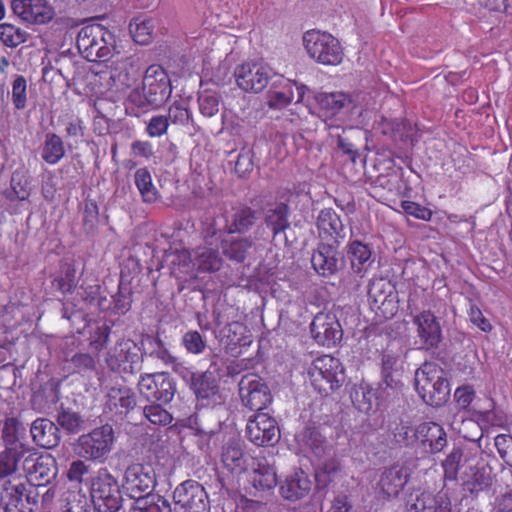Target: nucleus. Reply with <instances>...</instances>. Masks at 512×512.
Returning <instances> with one entry per match:
<instances>
[{
  "mask_svg": "<svg viewBox=\"0 0 512 512\" xmlns=\"http://www.w3.org/2000/svg\"><path fill=\"white\" fill-rule=\"evenodd\" d=\"M138 390L148 401L168 404L177 392V384L168 372L145 373L139 378Z\"/></svg>",
  "mask_w": 512,
  "mask_h": 512,
  "instance_id": "obj_10",
  "label": "nucleus"
},
{
  "mask_svg": "<svg viewBox=\"0 0 512 512\" xmlns=\"http://www.w3.org/2000/svg\"><path fill=\"white\" fill-rule=\"evenodd\" d=\"M155 485L156 474L150 464L133 463L126 468L122 486L125 493L135 501L147 499Z\"/></svg>",
  "mask_w": 512,
  "mask_h": 512,
  "instance_id": "obj_9",
  "label": "nucleus"
},
{
  "mask_svg": "<svg viewBox=\"0 0 512 512\" xmlns=\"http://www.w3.org/2000/svg\"><path fill=\"white\" fill-rule=\"evenodd\" d=\"M111 329L107 325L98 326L90 337V346L96 350L101 351L107 344Z\"/></svg>",
  "mask_w": 512,
  "mask_h": 512,
  "instance_id": "obj_60",
  "label": "nucleus"
},
{
  "mask_svg": "<svg viewBox=\"0 0 512 512\" xmlns=\"http://www.w3.org/2000/svg\"><path fill=\"white\" fill-rule=\"evenodd\" d=\"M252 484L259 491H269L277 486L278 479L275 467L266 457L258 456L253 460Z\"/></svg>",
  "mask_w": 512,
  "mask_h": 512,
  "instance_id": "obj_23",
  "label": "nucleus"
},
{
  "mask_svg": "<svg viewBox=\"0 0 512 512\" xmlns=\"http://www.w3.org/2000/svg\"><path fill=\"white\" fill-rule=\"evenodd\" d=\"M251 246L247 240L233 241L228 248L225 249L226 255L237 262H243L246 258L248 248Z\"/></svg>",
  "mask_w": 512,
  "mask_h": 512,
  "instance_id": "obj_59",
  "label": "nucleus"
},
{
  "mask_svg": "<svg viewBox=\"0 0 512 512\" xmlns=\"http://www.w3.org/2000/svg\"><path fill=\"white\" fill-rule=\"evenodd\" d=\"M416 439L423 446L429 447L431 453H438L447 444L446 432L443 427L435 422H424L416 428Z\"/></svg>",
  "mask_w": 512,
  "mask_h": 512,
  "instance_id": "obj_25",
  "label": "nucleus"
},
{
  "mask_svg": "<svg viewBox=\"0 0 512 512\" xmlns=\"http://www.w3.org/2000/svg\"><path fill=\"white\" fill-rule=\"evenodd\" d=\"M27 37L28 33L20 27L10 23L0 24V40L7 47H17L26 42Z\"/></svg>",
  "mask_w": 512,
  "mask_h": 512,
  "instance_id": "obj_42",
  "label": "nucleus"
},
{
  "mask_svg": "<svg viewBox=\"0 0 512 512\" xmlns=\"http://www.w3.org/2000/svg\"><path fill=\"white\" fill-rule=\"evenodd\" d=\"M113 443V428L106 424L81 435L76 445V452L87 460L103 461L112 450Z\"/></svg>",
  "mask_w": 512,
  "mask_h": 512,
  "instance_id": "obj_8",
  "label": "nucleus"
},
{
  "mask_svg": "<svg viewBox=\"0 0 512 512\" xmlns=\"http://www.w3.org/2000/svg\"><path fill=\"white\" fill-rule=\"evenodd\" d=\"M147 341L152 346L150 356L161 360L166 365H173L176 363L177 358L170 353L160 337L148 336Z\"/></svg>",
  "mask_w": 512,
  "mask_h": 512,
  "instance_id": "obj_47",
  "label": "nucleus"
},
{
  "mask_svg": "<svg viewBox=\"0 0 512 512\" xmlns=\"http://www.w3.org/2000/svg\"><path fill=\"white\" fill-rule=\"evenodd\" d=\"M308 379L314 389L327 395L344 381V367L340 360L331 355L317 357L308 368Z\"/></svg>",
  "mask_w": 512,
  "mask_h": 512,
  "instance_id": "obj_5",
  "label": "nucleus"
},
{
  "mask_svg": "<svg viewBox=\"0 0 512 512\" xmlns=\"http://www.w3.org/2000/svg\"><path fill=\"white\" fill-rule=\"evenodd\" d=\"M52 287L66 296L72 294L77 287L76 270L72 266L67 268L52 281Z\"/></svg>",
  "mask_w": 512,
  "mask_h": 512,
  "instance_id": "obj_43",
  "label": "nucleus"
},
{
  "mask_svg": "<svg viewBox=\"0 0 512 512\" xmlns=\"http://www.w3.org/2000/svg\"><path fill=\"white\" fill-rule=\"evenodd\" d=\"M472 471L471 477L464 481V489L471 494L489 490L493 482L489 469L485 466H475Z\"/></svg>",
  "mask_w": 512,
  "mask_h": 512,
  "instance_id": "obj_39",
  "label": "nucleus"
},
{
  "mask_svg": "<svg viewBox=\"0 0 512 512\" xmlns=\"http://www.w3.org/2000/svg\"><path fill=\"white\" fill-rule=\"evenodd\" d=\"M11 8L23 21L30 24H46L55 15L47 0H12Z\"/></svg>",
  "mask_w": 512,
  "mask_h": 512,
  "instance_id": "obj_19",
  "label": "nucleus"
},
{
  "mask_svg": "<svg viewBox=\"0 0 512 512\" xmlns=\"http://www.w3.org/2000/svg\"><path fill=\"white\" fill-rule=\"evenodd\" d=\"M283 82L284 85L281 91H270L268 94V105L271 108H284L294 99L292 82L290 80H283Z\"/></svg>",
  "mask_w": 512,
  "mask_h": 512,
  "instance_id": "obj_44",
  "label": "nucleus"
},
{
  "mask_svg": "<svg viewBox=\"0 0 512 512\" xmlns=\"http://www.w3.org/2000/svg\"><path fill=\"white\" fill-rule=\"evenodd\" d=\"M30 433L33 441L42 448L52 449L60 442L58 426L47 418H37L33 421Z\"/></svg>",
  "mask_w": 512,
  "mask_h": 512,
  "instance_id": "obj_21",
  "label": "nucleus"
},
{
  "mask_svg": "<svg viewBox=\"0 0 512 512\" xmlns=\"http://www.w3.org/2000/svg\"><path fill=\"white\" fill-rule=\"evenodd\" d=\"M468 317L473 325L478 327L481 331L489 333L492 331L493 326L490 321L483 315L481 309L473 302L470 301L469 309L467 311Z\"/></svg>",
  "mask_w": 512,
  "mask_h": 512,
  "instance_id": "obj_54",
  "label": "nucleus"
},
{
  "mask_svg": "<svg viewBox=\"0 0 512 512\" xmlns=\"http://www.w3.org/2000/svg\"><path fill=\"white\" fill-rule=\"evenodd\" d=\"M189 109L184 100H176L174 101L169 109H168V118L169 122L173 124L184 125L188 122L189 119Z\"/></svg>",
  "mask_w": 512,
  "mask_h": 512,
  "instance_id": "obj_50",
  "label": "nucleus"
},
{
  "mask_svg": "<svg viewBox=\"0 0 512 512\" xmlns=\"http://www.w3.org/2000/svg\"><path fill=\"white\" fill-rule=\"evenodd\" d=\"M353 406L362 413L369 414L373 411L375 394L367 383H360L353 386L350 392Z\"/></svg>",
  "mask_w": 512,
  "mask_h": 512,
  "instance_id": "obj_34",
  "label": "nucleus"
},
{
  "mask_svg": "<svg viewBox=\"0 0 512 512\" xmlns=\"http://www.w3.org/2000/svg\"><path fill=\"white\" fill-rule=\"evenodd\" d=\"M416 391L422 400L430 406L440 407L450 395V384L444 371L435 363H424L416 372Z\"/></svg>",
  "mask_w": 512,
  "mask_h": 512,
  "instance_id": "obj_3",
  "label": "nucleus"
},
{
  "mask_svg": "<svg viewBox=\"0 0 512 512\" xmlns=\"http://www.w3.org/2000/svg\"><path fill=\"white\" fill-rule=\"evenodd\" d=\"M293 196L290 190L283 191L279 198L270 202L265 198L259 197L251 201V206L239 205L232 206L224 204L218 206L215 210L222 213L221 219H215L212 224L223 222L224 224H254L255 221L264 219L265 224H288L289 207Z\"/></svg>",
  "mask_w": 512,
  "mask_h": 512,
  "instance_id": "obj_1",
  "label": "nucleus"
},
{
  "mask_svg": "<svg viewBox=\"0 0 512 512\" xmlns=\"http://www.w3.org/2000/svg\"><path fill=\"white\" fill-rule=\"evenodd\" d=\"M454 397L462 409H467L475 398V391L472 386L464 385L455 390Z\"/></svg>",
  "mask_w": 512,
  "mask_h": 512,
  "instance_id": "obj_64",
  "label": "nucleus"
},
{
  "mask_svg": "<svg viewBox=\"0 0 512 512\" xmlns=\"http://www.w3.org/2000/svg\"><path fill=\"white\" fill-rule=\"evenodd\" d=\"M71 363L73 364L75 371L86 372L95 369V360L88 353H77L72 356Z\"/></svg>",
  "mask_w": 512,
  "mask_h": 512,
  "instance_id": "obj_62",
  "label": "nucleus"
},
{
  "mask_svg": "<svg viewBox=\"0 0 512 512\" xmlns=\"http://www.w3.org/2000/svg\"><path fill=\"white\" fill-rule=\"evenodd\" d=\"M171 92L172 87L168 73L161 65L153 64L145 71L142 88L132 90L128 100L141 109L158 108L169 99Z\"/></svg>",
  "mask_w": 512,
  "mask_h": 512,
  "instance_id": "obj_2",
  "label": "nucleus"
},
{
  "mask_svg": "<svg viewBox=\"0 0 512 512\" xmlns=\"http://www.w3.org/2000/svg\"><path fill=\"white\" fill-rule=\"evenodd\" d=\"M66 500L64 512H89L88 501L84 495H69Z\"/></svg>",
  "mask_w": 512,
  "mask_h": 512,
  "instance_id": "obj_63",
  "label": "nucleus"
},
{
  "mask_svg": "<svg viewBox=\"0 0 512 512\" xmlns=\"http://www.w3.org/2000/svg\"><path fill=\"white\" fill-rule=\"evenodd\" d=\"M195 265L200 273H214L221 269L223 259L217 250L199 248L195 256Z\"/></svg>",
  "mask_w": 512,
  "mask_h": 512,
  "instance_id": "obj_36",
  "label": "nucleus"
},
{
  "mask_svg": "<svg viewBox=\"0 0 512 512\" xmlns=\"http://www.w3.org/2000/svg\"><path fill=\"white\" fill-rule=\"evenodd\" d=\"M222 462L224 466L234 471L242 467L243 464V451L236 443H229L223 447Z\"/></svg>",
  "mask_w": 512,
  "mask_h": 512,
  "instance_id": "obj_45",
  "label": "nucleus"
},
{
  "mask_svg": "<svg viewBox=\"0 0 512 512\" xmlns=\"http://www.w3.org/2000/svg\"><path fill=\"white\" fill-rule=\"evenodd\" d=\"M401 207L407 215L416 219L429 221L432 217V211L429 208L413 201H403Z\"/></svg>",
  "mask_w": 512,
  "mask_h": 512,
  "instance_id": "obj_57",
  "label": "nucleus"
},
{
  "mask_svg": "<svg viewBox=\"0 0 512 512\" xmlns=\"http://www.w3.org/2000/svg\"><path fill=\"white\" fill-rule=\"evenodd\" d=\"M417 336L422 348H436L441 342L442 330L436 316L430 310H424L413 317Z\"/></svg>",
  "mask_w": 512,
  "mask_h": 512,
  "instance_id": "obj_20",
  "label": "nucleus"
},
{
  "mask_svg": "<svg viewBox=\"0 0 512 512\" xmlns=\"http://www.w3.org/2000/svg\"><path fill=\"white\" fill-rule=\"evenodd\" d=\"M27 451L23 444L7 446L0 453V477H6L14 473L21 459L24 460Z\"/></svg>",
  "mask_w": 512,
  "mask_h": 512,
  "instance_id": "obj_33",
  "label": "nucleus"
},
{
  "mask_svg": "<svg viewBox=\"0 0 512 512\" xmlns=\"http://www.w3.org/2000/svg\"><path fill=\"white\" fill-rule=\"evenodd\" d=\"M168 128V118L164 115H155L152 116L151 119L149 120L146 127V133L151 138L161 137L167 133Z\"/></svg>",
  "mask_w": 512,
  "mask_h": 512,
  "instance_id": "obj_56",
  "label": "nucleus"
},
{
  "mask_svg": "<svg viewBox=\"0 0 512 512\" xmlns=\"http://www.w3.org/2000/svg\"><path fill=\"white\" fill-rule=\"evenodd\" d=\"M281 496L289 501H297L307 496L311 490V481L303 470L295 471L286 477L280 485Z\"/></svg>",
  "mask_w": 512,
  "mask_h": 512,
  "instance_id": "obj_24",
  "label": "nucleus"
},
{
  "mask_svg": "<svg viewBox=\"0 0 512 512\" xmlns=\"http://www.w3.org/2000/svg\"><path fill=\"white\" fill-rule=\"evenodd\" d=\"M139 347L131 339H122L112 347L107 354L108 367L118 373H133L139 363Z\"/></svg>",
  "mask_w": 512,
  "mask_h": 512,
  "instance_id": "obj_16",
  "label": "nucleus"
},
{
  "mask_svg": "<svg viewBox=\"0 0 512 512\" xmlns=\"http://www.w3.org/2000/svg\"><path fill=\"white\" fill-rule=\"evenodd\" d=\"M246 332V325L240 321H233L228 323L223 328L224 336L227 338L229 343L233 345L241 344V341Z\"/></svg>",
  "mask_w": 512,
  "mask_h": 512,
  "instance_id": "obj_55",
  "label": "nucleus"
},
{
  "mask_svg": "<svg viewBox=\"0 0 512 512\" xmlns=\"http://www.w3.org/2000/svg\"><path fill=\"white\" fill-rule=\"evenodd\" d=\"M155 25L152 18L138 16L129 24V32L133 40L140 45H147L152 40Z\"/></svg>",
  "mask_w": 512,
  "mask_h": 512,
  "instance_id": "obj_37",
  "label": "nucleus"
},
{
  "mask_svg": "<svg viewBox=\"0 0 512 512\" xmlns=\"http://www.w3.org/2000/svg\"><path fill=\"white\" fill-rule=\"evenodd\" d=\"M173 499L178 512H210V500L205 488L197 481L186 480L176 487Z\"/></svg>",
  "mask_w": 512,
  "mask_h": 512,
  "instance_id": "obj_12",
  "label": "nucleus"
},
{
  "mask_svg": "<svg viewBox=\"0 0 512 512\" xmlns=\"http://www.w3.org/2000/svg\"><path fill=\"white\" fill-rule=\"evenodd\" d=\"M315 100L325 116H334L351 103L350 96L343 92H319Z\"/></svg>",
  "mask_w": 512,
  "mask_h": 512,
  "instance_id": "obj_32",
  "label": "nucleus"
},
{
  "mask_svg": "<svg viewBox=\"0 0 512 512\" xmlns=\"http://www.w3.org/2000/svg\"><path fill=\"white\" fill-rule=\"evenodd\" d=\"M41 156L46 163L57 164L65 156V147L61 137L55 133L46 134Z\"/></svg>",
  "mask_w": 512,
  "mask_h": 512,
  "instance_id": "obj_38",
  "label": "nucleus"
},
{
  "mask_svg": "<svg viewBox=\"0 0 512 512\" xmlns=\"http://www.w3.org/2000/svg\"><path fill=\"white\" fill-rule=\"evenodd\" d=\"M271 69L259 62H247L235 70L236 83L245 92H261L271 78Z\"/></svg>",
  "mask_w": 512,
  "mask_h": 512,
  "instance_id": "obj_17",
  "label": "nucleus"
},
{
  "mask_svg": "<svg viewBox=\"0 0 512 512\" xmlns=\"http://www.w3.org/2000/svg\"><path fill=\"white\" fill-rule=\"evenodd\" d=\"M97 34H102L100 27H85L79 33L78 47L84 49L89 61L101 60L110 54L109 48L96 39Z\"/></svg>",
  "mask_w": 512,
  "mask_h": 512,
  "instance_id": "obj_22",
  "label": "nucleus"
},
{
  "mask_svg": "<svg viewBox=\"0 0 512 512\" xmlns=\"http://www.w3.org/2000/svg\"><path fill=\"white\" fill-rule=\"evenodd\" d=\"M254 163L250 151H241L235 163V172L240 177H246L253 170Z\"/></svg>",
  "mask_w": 512,
  "mask_h": 512,
  "instance_id": "obj_61",
  "label": "nucleus"
},
{
  "mask_svg": "<svg viewBox=\"0 0 512 512\" xmlns=\"http://www.w3.org/2000/svg\"><path fill=\"white\" fill-rule=\"evenodd\" d=\"M0 501L5 512H34L38 507L39 493L25 482L7 480L3 484Z\"/></svg>",
  "mask_w": 512,
  "mask_h": 512,
  "instance_id": "obj_7",
  "label": "nucleus"
},
{
  "mask_svg": "<svg viewBox=\"0 0 512 512\" xmlns=\"http://www.w3.org/2000/svg\"><path fill=\"white\" fill-rule=\"evenodd\" d=\"M28 485L36 488L46 486L57 474L55 458L50 454H38L27 451L22 463Z\"/></svg>",
  "mask_w": 512,
  "mask_h": 512,
  "instance_id": "obj_13",
  "label": "nucleus"
},
{
  "mask_svg": "<svg viewBox=\"0 0 512 512\" xmlns=\"http://www.w3.org/2000/svg\"><path fill=\"white\" fill-rule=\"evenodd\" d=\"M18 420L16 418H7L2 428V439L7 446H15L18 440Z\"/></svg>",
  "mask_w": 512,
  "mask_h": 512,
  "instance_id": "obj_58",
  "label": "nucleus"
},
{
  "mask_svg": "<svg viewBox=\"0 0 512 512\" xmlns=\"http://www.w3.org/2000/svg\"><path fill=\"white\" fill-rule=\"evenodd\" d=\"M141 68L133 56L122 57L112 62L110 69V86L115 92H124L131 88L140 78Z\"/></svg>",
  "mask_w": 512,
  "mask_h": 512,
  "instance_id": "obj_18",
  "label": "nucleus"
},
{
  "mask_svg": "<svg viewBox=\"0 0 512 512\" xmlns=\"http://www.w3.org/2000/svg\"><path fill=\"white\" fill-rule=\"evenodd\" d=\"M310 333L314 341L322 346L332 347L341 341L343 330L335 313L318 312L311 324Z\"/></svg>",
  "mask_w": 512,
  "mask_h": 512,
  "instance_id": "obj_15",
  "label": "nucleus"
},
{
  "mask_svg": "<svg viewBox=\"0 0 512 512\" xmlns=\"http://www.w3.org/2000/svg\"><path fill=\"white\" fill-rule=\"evenodd\" d=\"M304 48L311 59L324 66H337L344 57L339 40L331 33L312 29L303 35Z\"/></svg>",
  "mask_w": 512,
  "mask_h": 512,
  "instance_id": "obj_4",
  "label": "nucleus"
},
{
  "mask_svg": "<svg viewBox=\"0 0 512 512\" xmlns=\"http://www.w3.org/2000/svg\"><path fill=\"white\" fill-rule=\"evenodd\" d=\"M31 194L29 171L24 167L13 171L10 179V186L4 192L5 197L10 201H24Z\"/></svg>",
  "mask_w": 512,
  "mask_h": 512,
  "instance_id": "obj_29",
  "label": "nucleus"
},
{
  "mask_svg": "<svg viewBox=\"0 0 512 512\" xmlns=\"http://www.w3.org/2000/svg\"><path fill=\"white\" fill-rule=\"evenodd\" d=\"M191 388L197 398L207 399L218 392V385L211 373H193Z\"/></svg>",
  "mask_w": 512,
  "mask_h": 512,
  "instance_id": "obj_40",
  "label": "nucleus"
},
{
  "mask_svg": "<svg viewBox=\"0 0 512 512\" xmlns=\"http://www.w3.org/2000/svg\"><path fill=\"white\" fill-rule=\"evenodd\" d=\"M182 344L191 354H201L206 349V341L202 335L196 330H190L186 332L182 337Z\"/></svg>",
  "mask_w": 512,
  "mask_h": 512,
  "instance_id": "obj_49",
  "label": "nucleus"
},
{
  "mask_svg": "<svg viewBox=\"0 0 512 512\" xmlns=\"http://www.w3.org/2000/svg\"><path fill=\"white\" fill-rule=\"evenodd\" d=\"M337 262L335 249L325 244H320L311 257L312 267L323 277L333 275L337 271Z\"/></svg>",
  "mask_w": 512,
  "mask_h": 512,
  "instance_id": "obj_28",
  "label": "nucleus"
},
{
  "mask_svg": "<svg viewBox=\"0 0 512 512\" xmlns=\"http://www.w3.org/2000/svg\"><path fill=\"white\" fill-rule=\"evenodd\" d=\"M239 395L243 405L256 413H262L272 403L273 397L265 381L255 373L242 376Z\"/></svg>",
  "mask_w": 512,
  "mask_h": 512,
  "instance_id": "obj_11",
  "label": "nucleus"
},
{
  "mask_svg": "<svg viewBox=\"0 0 512 512\" xmlns=\"http://www.w3.org/2000/svg\"><path fill=\"white\" fill-rule=\"evenodd\" d=\"M406 470L400 466H392L386 469L379 481L382 491L388 496H397L407 483Z\"/></svg>",
  "mask_w": 512,
  "mask_h": 512,
  "instance_id": "obj_31",
  "label": "nucleus"
},
{
  "mask_svg": "<svg viewBox=\"0 0 512 512\" xmlns=\"http://www.w3.org/2000/svg\"><path fill=\"white\" fill-rule=\"evenodd\" d=\"M161 502V505L157 503H149L147 499L144 500H136L129 512H170V505L166 500L159 498L158 500Z\"/></svg>",
  "mask_w": 512,
  "mask_h": 512,
  "instance_id": "obj_52",
  "label": "nucleus"
},
{
  "mask_svg": "<svg viewBox=\"0 0 512 512\" xmlns=\"http://www.w3.org/2000/svg\"><path fill=\"white\" fill-rule=\"evenodd\" d=\"M90 494L98 512H117L122 504L118 480L107 468L98 470L91 480Z\"/></svg>",
  "mask_w": 512,
  "mask_h": 512,
  "instance_id": "obj_6",
  "label": "nucleus"
},
{
  "mask_svg": "<svg viewBox=\"0 0 512 512\" xmlns=\"http://www.w3.org/2000/svg\"><path fill=\"white\" fill-rule=\"evenodd\" d=\"M246 437L256 446H273L280 439L277 421L268 413H256L248 420Z\"/></svg>",
  "mask_w": 512,
  "mask_h": 512,
  "instance_id": "obj_14",
  "label": "nucleus"
},
{
  "mask_svg": "<svg viewBox=\"0 0 512 512\" xmlns=\"http://www.w3.org/2000/svg\"><path fill=\"white\" fill-rule=\"evenodd\" d=\"M494 445L501 459L512 467V436L499 434L494 439Z\"/></svg>",
  "mask_w": 512,
  "mask_h": 512,
  "instance_id": "obj_51",
  "label": "nucleus"
},
{
  "mask_svg": "<svg viewBox=\"0 0 512 512\" xmlns=\"http://www.w3.org/2000/svg\"><path fill=\"white\" fill-rule=\"evenodd\" d=\"M134 183L145 203H154L159 198V193L153 184L150 171L146 168H139L134 175Z\"/></svg>",
  "mask_w": 512,
  "mask_h": 512,
  "instance_id": "obj_35",
  "label": "nucleus"
},
{
  "mask_svg": "<svg viewBox=\"0 0 512 512\" xmlns=\"http://www.w3.org/2000/svg\"><path fill=\"white\" fill-rule=\"evenodd\" d=\"M145 419L153 426L166 427L173 421L172 414L162 407L161 404L153 402L143 408Z\"/></svg>",
  "mask_w": 512,
  "mask_h": 512,
  "instance_id": "obj_41",
  "label": "nucleus"
},
{
  "mask_svg": "<svg viewBox=\"0 0 512 512\" xmlns=\"http://www.w3.org/2000/svg\"><path fill=\"white\" fill-rule=\"evenodd\" d=\"M349 253L351 255L352 266H361L371 258V250L368 245L360 241H354L350 244Z\"/></svg>",
  "mask_w": 512,
  "mask_h": 512,
  "instance_id": "obj_53",
  "label": "nucleus"
},
{
  "mask_svg": "<svg viewBox=\"0 0 512 512\" xmlns=\"http://www.w3.org/2000/svg\"><path fill=\"white\" fill-rule=\"evenodd\" d=\"M476 456V451L454 447L442 461L444 479L449 481L457 480L460 467L465 464H471V462L476 459Z\"/></svg>",
  "mask_w": 512,
  "mask_h": 512,
  "instance_id": "obj_27",
  "label": "nucleus"
},
{
  "mask_svg": "<svg viewBox=\"0 0 512 512\" xmlns=\"http://www.w3.org/2000/svg\"><path fill=\"white\" fill-rule=\"evenodd\" d=\"M136 403V395L130 388L113 387L108 392L106 406L116 414H127L134 409Z\"/></svg>",
  "mask_w": 512,
  "mask_h": 512,
  "instance_id": "obj_30",
  "label": "nucleus"
},
{
  "mask_svg": "<svg viewBox=\"0 0 512 512\" xmlns=\"http://www.w3.org/2000/svg\"><path fill=\"white\" fill-rule=\"evenodd\" d=\"M409 512H451V500L447 493L440 491L437 494L423 492L408 508Z\"/></svg>",
  "mask_w": 512,
  "mask_h": 512,
  "instance_id": "obj_26",
  "label": "nucleus"
},
{
  "mask_svg": "<svg viewBox=\"0 0 512 512\" xmlns=\"http://www.w3.org/2000/svg\"><path fill=\"white\" fill-rule=\"evenodd\" d=\"M12 103L17 110H23L27 105V81L24 76L16 75L12 82Z\"/></svg>",
  "mask_w": 512,
  "mask_h": 512,
  "instance_id": "obj_46",
  "label": "nucleus"
},
{
  "mask_svg": "<svg viewBox=\"0 0 512 512\" xmlns=\"http://www.w3.org/2000/svg\"><path fill=\"white\" fill-rule=\"evenodd\" d=\"M387 292L391 293V285L383 278H375L369 282L368 296L375 304H385L388 297Z\"/></svg>",
  "mask_w": 512,
  "mask_h": 512,
  "instance_id": "obj_48",
  "label": "nucleus"
}]
</instances>
